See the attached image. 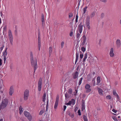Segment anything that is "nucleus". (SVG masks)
Instances as JSON below:
<instances>
[{
	"label": "nucleus",
	"mask_w": 121,
	"mask_h": 121,
	"mask_svg": "<svg viewBox=\"0 0 121 121\" xmlns=\"http://www.w3.org/2000/svg\"><path fill=\"white\" fill-rule=\"evenodd\" d=\"M38 49L39 50H40V38L39 37V33H38Z\"/></svg>",
	"instance_id": "nucleus-18"
},
{
	"label": "nucleus",
	"mask_w": 121,
	"mask_h": 121,
	"mask_svg": "<svg viewBox=\"0 0 121 121\" xmlns=\"http://www.w3.org/2000/svg\"><path fill=\"white\" fill-rule=\"evenodd\" d=\"M8 49V48L7 47L6 49H5V50L3 52V56H6V55H7V50Z\"/></svg>",
	"instance_id": "nucleus-24"
},
{
	"label": "nucleus",
	"mask_w": 121,
	"mask_h": 121,
	"mask_svg": "<svg viewBox=\"0 0 121 121\" xmlns=\"http://www.w3.org/2000/svg\"><path fill=\"white\" fill-rule=\"evenodd\" d=\"M4 57V63H5V61L6 59V56H3Z\"/></svg>",
	"instance_id": "nucleus-50"
},
{
	"label": "nucleus",
	"mask_w": 121,
	"mask_h": 121,
	"mask_svg": "<svg viewBox=\"0 0 121 121\" xmlns=\"http://www.w3.org/2000/svg\"><path fill=\"white\" fill-rule=\"evenodd\" d=\"M113 94L115 96H116L117 97V98L118 99L119 98V97L118 95L117 94L116 91L115 90H113Z\"/></svg>",
	"instance_id": "nucleus-21"
},
{
	"label": "nucleus",
	"mask_w": 121,
	"mask_h": 121,
	"mask_svg": "<svg viewBox=\"0 0 121 121\" xmlns=\"http://www.w3.org/2000/svg\"><path fill=\"white\" fill-rule=\"evenodd\" d=\"M117 46L119 48L120 47L121 45V41L120 39H117L116 41Z\"/></svg>",
	"instance_id": "nucleus-14"
},
{
	"label": "nucleus",
	"mask_w": 121,
	"mask_h": 121,
	"mask_svg": "<svg viewBox=\"0 0 121 121\" xmlns=\"http://www.w3.org/2000/svg\"><path fill=\"white\" fill-rule=\"evenodd\" d=\"M68 92L70 94H71L72 92V89L71 88L69 89L68 90Z\"/></svg>",
	"instance_id": "nucleus-38"
},
{
	"label": "nucleus",
	"mask_w": 121,
	"mask_h": 121,
	"mask_svg": "<svg viewBox=\"0 0 121 121\" xmlns=\"http://www.w3.org/2000/svg\"><path fill=\"white\" fill-rule=\"evenodd\" d=\"M84 121H88V119L87 117L85 115H83V116Z\"/></svg>",
	"instance_id": "nucleus-31"
},
{
	"label": "nucleus",
	"mask_w": 121,
	"mask_h": 121,
	"mask_svg": "<svg viewBox=\"0 0 121 121\" xmlns=\"http://www.w3.org/2000/svg\"><path fill=\"white\" fill-rule=\"evenodd\" d=\"M83 55L82 52H81L80 53V59H82L83 58Z\"/></svg>",
	"instance_id": "nucleus-35"
},
{
	"label": "nucleus",
	"mask_w": 121,
	"mask_h": 121,
	"mask_svg": "<svg viewBox=\"0 0 121 121\" xmlns=\"http://www.w3.org/2000/svg\"><path fill=\"white\" fill-rule=\"evenodd\" d=\"M83 25L82 22H81L78 27V30L77 31L76 37L77 38H79L82 33L83 30Z\"/></svg>",
	"instance_id": "nucleus-3"
},
{
	"label": "nucleus",
	"mask_w": 121,
	"mask_h": 121,
	"mask_svg": "<svg viewBox=\"0 0 121 121\" xmlns=\"http://www.w3.org/2000/svg\"><path fill=\"white\" fill-rule=\"evenodd\" d=\"M82 110L83 111L85 109V104L84 103H82Z\"/></svg>",
	"instance_id": "nucleus-26"
},
{
	"label": "nucleus",
	"mask_w": 121,
	"mask_h": 121,
	"mask_svg": "<svg viewBox=\"0 0 121 121\" xmlns=\"http://www.w3.org/2000/svg\"><path fill=\"white\" fill-rule=\"evenodd\" d=\"M65 96L66 98H67L68 97V95L67 94H65Z\"/></svg>",
	"instance_id": "nucleus-55"
},
{
	"label": "nucleus",
	"mask_w": 121,
	"mask_h": 121,
	"mask_svg": "<svg viewBox=\"0 0 121 121\" xmlns=\"http://www.w3.org/2000/svg\"><path fill=\"white\" fill-rule=\"evenodd\" d=\"M30 57L31 65L32 67H33L34 69V73L35 72V71L37 68V60L35 58L34 59L32 52H30Z\"/></svg>",
	"instance_id": "nucleus-1"
},
{
	"label": "nucleus",
	"mask_w": 121,
	"mask_h": 121,
	"mask_svg": "<svg viewBox=\"0 0 121 121\" xmlns=\"http://www.w3.org/2000/svg\"><path fill=\"white\" fill-rule=\"evenodd\" d=\"M13 92L14 91L13 87L12 86H11L9 89V95H12L13 93Z\"/></svg>",
	"instance_id": "nucleus-15"
},
{
	"label": "nucleus",
	"mask_w": 121,
	"mask_h": 121,
	"mask_svg": "<svg viewBox=\"0 0 121 121\" xmlns=\"http://www.w3.org/2000/svg\"><path fill=\"white\" fill-rule=\"evenodd\" d=\"M3 121V119H1L0 120V121Z\"/></svg>",
	"instance_id": "nucleus-64"
},
{
	"label": "nucleus",
	"mask_w": 121,
	"mask_h": 121,
	"mask_svg": "<svg viewBox=\"0 0 121 121\" xmlns=\"http://www.w3.org/2000/svg\"><path fill=\"white\" fill-rule=\"evenodd\" d=\"M95 74V73L94 72H93L92 73V74L94 75Z\"/></svg>",
	"instance_id": "nucleus-58"
},
{
	"label": "nucleus",
	"mask_w": 121,
	"mask_h": 121,
	"mask_svg": "<svg viewBox=\"0 0 121 121\" xmlns=\"http://www.w3.org/2000/svg\"><path fill=\"white\" fill-rule=\"evenodd\" d=\"M79 53L78 52H76V60L75 61V64H76L78 60L79 57Z\"/></svg>",
	"instance_id": "nucleus-16"
},
{
	"label": "nucleus",
	"mask_w": 121,
	"mask_h": 121,
	"mask_svg": "<svg viewBox=\"0 0 121 121\" xmlns=\"http://www.w3.org/2000/svg\"><path fill=\"white\" fill-rule=\"evenodd\" d=\"M4 30L6 31L7 30V27L5 26L4 28Z\"/></svg>",
	"instance_id": "nucleus-57"
},
{
	"label": "nucleus",
	"mask_w": 121,
	"mask_h": 121,
	"mask_svg": "<svg viewBox=\"0 0 121 121\" xmlns=\"http://www.w3.org/2000/svg\"><path fill=\"white\" fill-rule=\"evenodd\" d=\"M22 107L21 106L19 108V114H21L23 112V111L22 110Z\"/></svg>",
	"instance_id": "nucleus-23"
},
{
	"label": "nucleus",
	"mask_w": 121,
	"mask_h": 121,
	"mask_svg": "<svg viewBox=\"0 0 121 121\" xmlns=\"http://www.w3.org/2000/svg\"><path fill=\"white\" fill-rule=\"evenodd\" d=\"M1 19L0 18V24H1Z\"/></svg>",
	"instance_id": "nucleus-60"
},
{
	"label": "nucleus",
	"mask_w": 121,
	"mask_h": 121,
	"mask_svg": "<svg viewBox=\"0 0 121 121\" xmlns=\"http://www.w3.org/2000/svg\"><path fill=\"white\" fill-rule=\"evenodd\" d=\"M46 97V94L45 92L43 94L42 98V100L43 102H45V98Z\"/></svg>",
	"instance_id": "nucleus-22"
},
{
	"label": "nucleus",
	"mask_w": 121,
	"mask_h": 121,
	"mask_svg": "<svg viewBox=\"0 0 121 121\" xmlns=\"http://www.w3.org/2000/svg\"><path fill=\"white\" fill-rule=\"evenodd\" d=\"M79 69V67L78 66L77 67V70H78V69Z\"/></svg>",
	"instance_id": "nucleus-61"
},
{
	"label": "nucleus",
	"mask_w": 121,
	"mask_h": 121,
	"mask_svg": "<svg viewBox=\"0 0 121 121\" xmlns=\"http://www.w3.org/2000/svg\"><path fill=\"white\" fill-rule=\"evenodd\" d=\"M117 118H120V116H117Z\"/></svg>",
	"instance_id": "nucleus-59"
},
{
	"label": "nucleus",
	"mask_w": 121,
	"mask_h": 121,
	"mask_svg": "<svg viewBox=\"0 0 121 121\" xmlns=\"http://www.w3.org/2000/svg\"><path fill=\"white\" fill-rule=\"evenodd\" d=\"M82 79H83V78L82 77L81 78H80V79L79 82H78V85H80L81 84Z\"/></svg>",
	"instance_id": "nucleus-33"
},
{
	"label": "nucleus",
	"mask_w": 121,
	"mask_h": 121,
	"mask_svg": "<svg viewBox=\"0 0 121 121\" xmlns=\"http://www.w3.org/2000/svg\"><path fill=\"white\" fill-rule=\"evenodd\" d=\"M87 53H86L85 54V56H84V57L83 59V62H85V60L86 59H87Z\"/></svg>",
	"instance_id": "nucleus-30"
},
{
	"label": "nucleus",
	"mask_w": 121,
	"mask_h": 121,
	"mask_svg": "<svg viewBox=\"0 0 121 121\" xmlns=\"http://www.w3.org/2000/svg\"><path fill=\"white\" fill-rule=\"evenodd\" d=\"M87 8V6H86L85 7L83 8V11L84 14L86 13V10Z\"/></svg>",
	"instance_id": "nucleus-32"
},
{
	"label": "nucleus",
	"mask_w": 121,
	"mask_h": 121,
	"mask_svg": "<svg viewBox=\"0 0 121 121\" xmlns=\"http://www.w3.org/2000/svg\"><path fill=\"white\" fill-rule=\"evenodd\" d=\"M86 25L88 29L89 30L90 28V23L89 22H86Z\"/></svg>",
	"instance_id": "nucleus-20"
},
{
	"label": "nucleus",
	"mask_w": 121,
	"mask_h": 121,
	"mask_svg": "<svg viewBox=\"0 0 121 121\" xmlns=\"http://www.w3.org/2000/svg\"><path fill=\"white\" fill-rule=\"evenodd\" d=\"M15 29L14 31L15 34V35H17V29L16 28V26Z\"/></svg>",
	"instance_id": "nucleus-44"
},
{
	"label": "nucleus",
	"mask_w": 121,
	"mask_h": 121,
	"mask_svg": "<svg viewBox=\"0 0 121 121\" xmlns=\"http://www.w3.org/2000/svg\"><path fill=\"white\" fill-rule=\"evenodd\" d=\"M64 111H65V110L66 108V106H65V105H64Z\"/></svg>",
	"instance_id": "nucleus-52"
},
{
	"label": "nucleus",
	"mask_w": 121,
	"mask_h": 121,
	"mask_svg": "<svg viewBox=\"0 0 121 121\" xmlns=\"http://www.w3.org/2000/svg\"><path fill=\"white\" fill-rule=\"evenodd\" d=\"M95 15V12H93L91 14V15L90 16L91 17H93Z\"/></svg>",
	"instance_id": "nucleus-34"
},
{
	"label": "nucleus",
	"mask_w": 121,
	"mask_h": 121,
	"mask_svg": "<svg viewBox=\"0 0 121 121\" xmlns=\"http://www.w3.org/2000/svg\"><path fill=\"white\" fill-rule=\"evenodd\" d=\"M8 37L10 40V43L12 45H13V36L12 34L11 30H9L8 32Z\"/></svg>",
	"instance_id": "nucleus-4"
},
{
	"label": "nucleus",
	"mask_w": 121,
	"mask_h": 121,
	"mask_svg": "<svg viewBox=\"0 0 121 121\" xmlns=\"http://www.w3.org/2000/svg\"><path fill=\"white\" fill-rule=\"evenodd\" d=\"M86 50V48L84 47H83L82 48L81 50L83 52H84Z\"/></svg>",
	"instance_id": "nucleus-41"
},
{
	"label": "nucleus",
	"mask_w": 121,
	"mask_h": 121,
	"mask_svg": "<svg viewBox=\"0 0 121 121\" xmlns=\"http://www.w3.org/2000/svg\"><path fill=\"white\" fill-rule=\"evenodd\" d=\"M112 119L114 120V121H118L117 118L116 117H115L114 116H112Z\"/></svg>",
	"instance_id": "nucleus-40"
},
{
	"label": "nucleus",
	"mask_w": 121,
	"mask_h": 121,
	"mask_svg": "<svg viewBox=\"0 0 121 121\" xmlns=\"http://www.w3.org/2000/svg\"><path fill=\"white\" fill-rule=\"evenodd\" d=\"M71 104H72L73 105H74L75 104V101L74 99H71Z\"/></svg>",
	"instance_id": "nucleus-29"
},
{
	"label": "nucleus",
	"mask_w": 121,
	"mask_h": 121,
	"mask_svg": "<svg viewBox=\"0 0 121 121\" xmlns=\"http://www.w3.org/2000/svg\"><path fill=\"white\" fill-rule=\"evenodd\" d=\"M106 98L107 99H111V96L109 95H108L106 96Z\"/></svg>",
	"instance_id": "nucleus-45"
},
{
	"label": "nucleus",
	"mask_w": 121,
	"mask_h": 121,
	"mask_svg": "<svg viewBox=\"0 0 121 121\" xmlns=\"http://www.w3.org/2000/svg\"><path fill=\"white\" fill-rule=\"evenodd\" d=\"M81 39H82V44L84 45L85 43L86 40V38L85 35H84L82 36Z\"/></svg>",
	"instance_id": "nucleus-13"
},
{
	"label": "nucleus",
	"mask_w": 121,
	"mask_h": 121,
	"mask_svg": "<svg viewBox=\"0 0 121 121\" xmlns=\"http://www.w3.org/2000/svg\"><path fill=\"white\" fill-rule=\"evenodd\" d=\"M45 111V109L41 110L39 112V115H42L44 113Z\"/></svg>",
	"instance_id": "nucleus-25"
},
{
	"label": "nucleus",
	"mask_w": 121,
	"mask_h": 121,
	"mask_svg": "<svg viewBox=\"0 0 121 121\" xmlns=\"http://www.w3.org/2000/svg\"><path fill=\"white\" fill-rule=\"evenodd\" d=\"M97 85H99V83L100 82V78L99 77H98L97 78Z\"/></svg>",
	"instance_id": "nucleus-19"
},
{
	"label": "nucleus",
	"mask_w": 121,
	"mask_h": 121,
	"mask_svg": "<svg viewBox=\"0 0 121 121\" xmlns=\"http://www.w3.org/2000/svg\"><path fill=\"white\" fill-rule=\"evenodd\" d=\"M85 89H86V93H88L91 91V90L90 88L91 86L89 84H86L85 86Z\"/></svg>",
	"instance_id": "nucleus-8"
},
{
	"label": "nucleus",
	"mask_w": 121,
	"mask_h": 121,
	"mask_svg": "<svg viewBox=\"0 0 121 121\" xmlns=\"http://www.w3.org/2000/svg\"><path fill=\"white\" fill-rule=\"evenodd\" d=\"M8 103V100L7 98L3 99L2 102L0 104V111L3 109L7 106Z\"/></svg>",
	"instance_id": "nucleus-2"
},
{
	"label": "nucleus",
	"mask_w": 121,
	"mask_h": 121,
	"mask_svg": "<svg viewBox=\"0 0 121 121\" xmlns=\"http://www.w3.org/2000/svg\"><path fill=\"white\" fill-rule=\"evenodd\" d=\"M29 96V91L27 89L26 90L24 93V99L25 100H27Z\"/></svg>",
	"instance_id": "nucleus-5"
},
{
	"label": "nucleus",
	"mask_w": 121,
	"mask_h": 121,
	"mask_svg": "<svg viewBox=\"0 0 121 121\" xmlns=\"http://www.w3.org/2000/svg\"><path fill=\"white\" fill-rule=\"evenodd\" d=\"M71 104V101H69L68 103H65V104L67 105H70Z\"/></svg>",
	"instance_id": "nucleus-36"
},
{
	"label": "nucleus",
	"mask_w": 121,
	"mask_h": 121,
	"mask_svg": "<svg viewBox=\"0 0 121 121\" xmlns=\"http://www.w3.org/2000/svg\"><path fill=\"white\" fill-rule=\"evenodd\" d=\"M73 32L72 31L69 34V35L71 37H72L73 35Z\"/></svg>",
	"instance_id": "nucleus-51"
},
{
	"label": "nucleus",
	"mask_w": 121,
	"mask_h": 121,
	"mask_svg": "<svg viewBox=\"0 0 121 121\" xmlns=\"http://www.w3.org/2000/svg\"><path fill=\"white\" fill-rule=\"evenodd\" d=\"M48 103H49V101L48 99H47V104H46V106H47V108H48Z\"/></svg>",
	"instance_id": "nucleus-47"
},
{
	"label": "nucleus",
	"mask_w": 121,
	"mask_h": 121,
	"mask_svg": "<svg viewBox=\"0 0 121 121\" xmlns=\"http://www.w3.org/2000/svg\"><path fill=\"white\" fill-rule=\"evenodd\" d=\"M112 111L116 113L117 112V110H115L114 109H113L112 110Z\"/></svg>",
	"instance_id": "nucleus-54"
},
{
	"label": "nucleus",
	"mask_w": 121,
	"mask_h": 121,
	"mask_svg": "<svg viewBox=\"0 0 121 121\" xmlns=\"http://www.w3.org/2000/svg\"><path fill=\"white\" fill-rule=\"evenodd\" d=\"M52 47H50L49 48V55L50 56L52 53Z\"/></svg>",
	"instance_id": "nucleus-27"
},
{
	"label": "nucleus",
	"mask_w": 121,
	"mask_h": 121,
	"mask_svg": "<svg viewBox=\"0 0 121 121\" xmlns=\"http://www.w3.org/2000/svg\"><path fill=\"white\" fill-rule=\"evenodd\" d=\"M72 23H73V22H70V24H71V25H72Z\"/></svg>",
	"instance_id": "nucleus-62"
},
{
	"label": "nucleus",
	"mask_w": 121,
	"mask_h": 121,
	"mask_svg": "<svg viewBox=\"0 0 121 121\" xmlns=\"http://www.w3.org/2000/svg\"><path fill=\"white\" fill-rule=\"evenodd\" d=\"M68 115L72 118H73L74 117V114L73 113L69 112L68 114Z\"/></svg>",
	"instance_id": "nucleus-28"
},
{
	"label": "nucleus",
	"mask_w": 121,
	"mask_h": 121,
	"mask_svg": "<svg viewBox=\"0 0 121 121\" xmlns=\"http://www.w3.org/2000/svg\"><path fill=\"white\" fill-rule=\"evenodd\" d=\"M100 1L102 2H106L107 1L106 0H100Z\"/></svg>",
	"instance_id": "nucleus-56"
},
{
	"label": "nucleus",
	"mask_w": 121,
	"mask_h": 121,
	"mask_svg": "<svg viewBox=\"0 0 121 121\" xmlns=\"http://www.w3.org/2000/svg\"><path fill=\"white\" fill-rule=\"evenodd\" d=\"M59 97H58L57 96L56 99L54 106V108L55 109L57 108V106L58 104Z\"/></svg>",
	"instance_id": "nucleus-10"
},
{
	"label": "nucleus",
	"mask_w": 121,
	"mask_h": 121,
	"mask_svg": "<svg viewBox=\"0 0 121 121\" xmlns=\"http://www.w3.org/2000/svg\"><path fill=\"white\" fill-rule=\"evenodd\" d=\"M78 14H77L76 17L75 19V23H76L78 22Z\"/></svg>",
	"instance_id": "nucleus-37"
},
{
	"label": "nucleus",
	"mask_w": 121,
	"mask_h": 121,
	"mask_svg": "<svg viewBox=\"0 0 121 121\" xmlns=\"http://www.w3.org/2000/svg\"><path fill=\"white\" fill-rule=\"evenodd\" d=\"M94 84H93V86H94L95 85V81H94Z\"/></svg>",
	"instance_id": "nucleus-63"
},
{
	"label": "nucleus",
	"mask_w": 121,
	"mask_h": 121,
	"mask_svg": "<svg viewBox=\"0 0 121 121\" xmlns=\"http://www.w3.org/2000/svg\"><path fill=\"white\" fill-rule=\"evenodd\" d=\"M64 42L63 41L62 42L61 44V46L62 48H63L64 46Z\"/></svg>",
	"instance_id": "nucleus-42"
},
{
	"label": "nucleus",
	"mask_w": 121,
	"mask_h": 121,
	"mask_svg": "<svg viewBox=\"0 0 121 121\" xmlns=\"http://www.w3.org/2000/svg\"><path fill=\"white\" fill-rule=\"evenodd\" d=\"M24 113L25 116L27 117L29 121H30L32 120V116L29 112L25 111L24 112Z\"/></svg>",
	"instance_id": "nucleus-6"
},
{
	"label": "nucleus",
	"mask_w": 121,
	"mask_h": 121,
	"mask_svg": "<svg viewBox=\"0 0 121 121\" xmlns=\"http://www.w3.org/2000/svg\"><path fill=\"white\" fill-rule=\"evenodd\" d=\"M73 16V14L72 13H70L69 14V18H71Z\"/></svg>",
	"instance_id": "nucleus-39"
},
{
	"label": "nucleus",
	"mask_w": 121,
	"mask_h": 121,
	"mask_svg": "<svg viewBox=\"0 0 121 121\" xmlns=\"http://www.w3.org/2000/svg\"><path fill=\"white\" fill-rule=\"evenodd\" d=\"M4 45H2V47L0 48V50H1V51L4 48Z\"/></svg>",
	"instance_id": "nucleus-48"
},
{
	"label": "nucleus",
	"mask_w": 121,
	"mask_h": 121,
	"mask_svg": "<svg viewBox=\"0 0 121 121\" xmlns=\"http://www.w3.org/2000/svg\"><path fill=\"white\" fill-rule=\"evenodd\" d=\"M42 85V78H40L38 81V91H40Z\"/></svg>",
	"instance_id": "nucleus-7"
},
{
	"label": "nucleus",
	"mask_w": 121,
	"mask_h": 121,
	"mask_svg": "<svg viewBox=\"0 0 121 121\" xmlns=\"http://www.w3.org/2000/svg\"><path fill=\"white\" fill-rule=\"evenodd\" d=\"M90 16H87L86 21V22H89Z\"/></svg>",
	"instance_id": "nucleus-43"
},
{
	"label": "nucleus",
	"mask_w": 121,
	"mask_h": 121,
	"mask_svg": "<svg viewBox=\"0 0 121 121\" xmlns=\"http://www.w3.org/2000/svg\"><path fill=\"white\" fill-rule=\"evenodd\" d=\"M109 55L111 57H113L114 56V54L113 53V49L112 48L110 49L109 52Z\"/></svg>",
	"instance_id": "nucleus-11"
},
{
	"label": "nucleus",
	"mask_w": 121,
	"mask_h": 121,
	"mask_svg": "<svg viewBox=\"0 0 121 121\" xmlns=\"http://www.w3.org/2000/svg\"><path fill=\"white\" fill-rule=\"evenodd\" d=\"M78 72H76L73 74V78L74 79H76L78 77Z\"/></svg>",
	"instance_id": "nucleus-12"
},
{
	"label": "nucleus",
	"mask_w": 121,
	"mask_h": 121,
	"mask_svg": "<svg viewBox=\"0 0 121 121\" xmlns=\"http://www.w3.org/2000/svg\"><path fill=\"white\" fill-rule=\"evenodd\" d=\"M41 20L42 25L43 27H44L45 26L44 17L43 14L42 13L41 16Z\"/></svg>",
	"instance_id": "nucleus-9"
},
{
	"label": "nucleus",
	"mask_w": 121,
	"mask_h": 121,
	"mask_svg": "<svg viewBox=\"0 0 121 121\" xmlns=\"http://www.w3.org/2000/svg\"><path fill=\"white\" fill-rule=\"evenodd\" d=\"M78 113L79 116H81V115L80 110H78Z\"/></svg>",
	"instance_id": "nucleus-46"
},
{
	"label": "nucleus",
	"mask_w": 121,
	"mask_h": 121,
	"mask_svg": "<svg viewBox=\"0 0 121 121\" xmlns=\"http://www.w3.org/2000/svg\"><path fill=\"white\" fill-rule=\"evenodd\" d=\"M98 92L99 94L100 95H103V91L102 89L99 88H98Z\"/></svg>",
	"instance_id": "nucleus-17"
},
{
	"label": "nucleus",
	"mask_w": 121,
	"mask_h": 121,
	"mask_svg": "<svg viewBox=\"0 0 121 121\" xmlns=\"http://www.w3.org/2000/svg\"><path fill=\"white\" fill-rule=\"evenodd\" d=\"M2 60L1 59H0V66H1L2 65Z\"/></svg>",
	"instance_id": "nucleus-53"
},
{
	"label": "nucleus",
	"mask_w": 121,
	"mask_h": 121,
	"mask_svg": "<svg viewBox=\"0 0 121 121\" xmlns=\"http://www.w3.org/2000/svg\"><path fill=\"white\" fill-rule=\"evenodd\" d=\"M104 16V13H101V18H103Z\"/></svg>",
	"instance_id": "nucleus-49"
}]
</instances>
